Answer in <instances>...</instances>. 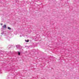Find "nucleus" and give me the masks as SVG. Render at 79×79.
<instances>
[{"instance_id":"4","label":"nucleus","mask_w":79,"mask_h":79,"mask_svg":"<svg viewBox=\"0 0 79 79\" xmlns=\"http://www.w3.org/2000/svg\"><path fill=\"white\" fill-rule=\"evenodd\" d=\"M18 55H20V52H18Z\"/></svg>"},{"instance_id":"1","label":"nucleus","mask_w":79,"mask_h":79,"mask_svg":"<svg viewBox=\"0 0 79 79\" xmlns=\"http://www.w3.org/2000/svg\"><path fill=\"white\" fill-rule=\"evenodd\" d=\"M3 27L4 28H6V25H4L3 26Z\"/></svg>"},{"instance_id":"5","label":"nucleus","mask_w":79,"mask_h":79,"mask_svg":"<svg viewBox=\"0 0 79 79\" xmlns=\"http://www.w3.org/2000/svg\"><path fill=\"white\" fill-rule=\"evenodd\" d=\"M3 25V24H2V23H1V25L2 26V25Z\"/></svg>"},{"instance_id":"3","label":"nucleus","mask_w":79,"mask_h":79,"mask_svg":"<svg viewBox=\"0 0 79 79\" xmlns=\"http://www.w3.org/2000/svg\"><path fill=\"white\" fill-rule=\"evenodd\" d=\"M8 29H9V30H11V28H10V27H8Z\"/></svg>"},{"instance_id":"2","label":"nucleus","mask_w":79,"mask_h":79,"mask_svg":"<svg viewBox=\"0 0 79 79\" xmlns=\"http://www.w3.org/2000/svg\"><path fill=\"white\" fill-rule=\"evenodd\" d=\"M25 42H29V40H25Z\"/></svg>"}]
</instances>
